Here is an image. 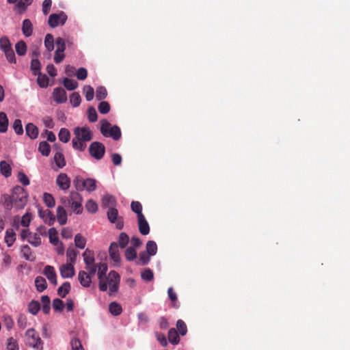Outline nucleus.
Listing matches in <instances>:
<instances>
[{
	"mask_svg": "<svg viewBox=\"0 0 350 350\" xmlns=\"http://www.w3.org/2000/svg\"><path fill=\"white\" fill-rule=\"evenodd\" d=\"M59 139L64 142L67 143L69 142L70 138V133L67 129L62 128L60 129L58 134Z\"/></svg>",
	"mask_w": 350,
	"mask_h": 350,
	"instance_id": "ea45409f",
	"label": "nucleus"
},
{
	"mask_svg": "<svg viewBox=\"0 0 350 350\" xmlns=\"http://www.w3.org/2000/svg\"><path fill=\"white\" fill-rule=\"evenodd\" d=\"M85 265L95 263L94 253L92 250L87 248L82 254Z\"/></svg>",
	"mask_w": 350,
	"mask_h": 350,
	"instance_id": "393cba45",
	"label": "nucleus"
},
{
	"mask_svg": "<svg viewBox=\"0 0 350 350\" xmlns=\"http://www.w3.org/2000/svg\"><path fill=\"white\" fill-rule=\"evenodd\" d=\"M87 211L91 213H94L98 210L97 204L92 200H89L85 204Z\"/></svg>",
	"mask_w": 350,
	"mask_h": 350,
	"instance_id": "bf43d9fd",
	"label": "nucleus"
},
{
	"mask_svg": "<svg viewBox=\"0 0 350 350\" xmlns=\"http://www.w3.org/2000/svg\"><path fill=\"white\" fill-rule=\"evenodd\" d=\"M102 203L104 207L110 208L116 205V201L113 196L106 194L103 197Z\"/></svg>",
	"mask_w": 350,
	"mask_h": 350,
	"instance_id": "c85d7f7f",
	"label": "nucleus"
},
{
	"mask_svg": "<svg viewBox=\"0 0 350 350\" xmlns=\"http://www.w3.org/2000/svg\"><path fill=\"white\" fill-rule=\"evenodd\" d=\"M70 284L68 282L63 283L57 289V294L61 297H65L70 292Z\"/></svg>",
	"mask_w": 350,
	"mask_h": 350,
	"instance_id": "7c9ffc66",
	"label": "nucleus"
},
{
	"mask_svg": "<svg viewBox=\"0 0 350 350\" xmlns=\"http://www.w3.org/2000/svg\"><path fill=\"white\" fill-rule=\"evenodd\" d=\"M54 162L57 169H62L66 165V160L63 153L60 151L55 152L53 157Z\"/></svg>",
	"mask_w": 350,
	"mask_h": 350,
	"instance_id": "bb28decb",
	"label": "nucleus"
},
{
	"mask_svg": "<svg viewBox=\"0 0 350 350\" xmlns=\"http://www.w3.org/2000/svg\"><path fill=\"white\" fill-rule=\"evenodd\" d=\"M70 102L73 107H78L81 103V96L79 93L73 92L70 96Z\"/></svg>",
	"mask_w": 350,
	"mask_h": 350,
	"instance_id": "4d7b16f0",
	"label": "nucleus"
},
{
	"mask_svg": "<svg viewBox=\"0 0 350 350\" xmlns=\"http://www.w3.org/2000/svg\"><path fill=\"white\" fill-rule=\"evenodd\" d=\"M129 241V237L125 232H121L118 237V245L121 248H124Z\"/></svg>",
	"mask_w": 350,
	"mask_h": 350,
	"instance_id": "49530a36",
	"label": "nucleus"
},
{
	"mask_svg": "<svg viewBox=\"0 0 350 350\" xmlns=\"http://www.w3.org/2000/svg\"><path fill=\"white\" fill-rule=\"evenodd\" d=\"M36 289L39 292L44 291L47 287L46 280L42 276H38L35 280Z\"/></svg>",
	"mask_w": 350,
	"mask_h": 350,
	"instance_id": "2f4dec72",
	"label": "nucleus"
},
{
	"mask_svg": "<svg viewBox=\"0 0 350 350\" xmlns=\"http://www.w3.org/2000/svg\"><path fill=\"white\" fill-rule=\"evenodd\" d=\"M37 82L40 88H46L49 85V79L46 75L39 74Z\"/></svg>",
	"mask_w": 350,
	"mask_h": 350,
	"instance_id": "13d9d810",
	"label": "nucleus"
},
{
	"mask_svg": "<svg viewBox=\"0 0 350 350\" xmlns=\"http://www.w3.org/2000/svg\"><path fill=\"white\" fill-rule=\"evenodd\" d=\"M22 31L25 37H29L33 33V25L30 20L25 19L23 21Z\"/></svg>",
	"mask_w": 350,
	"mask_h": 350,
	"instance_id": "a878e982",
	"label": "nucleus"
},
{
	"mask_svg": "<svg viewBox=\"0 0 350 350\" xmlns=\"http://www.w3.org/2000/svg\"><path fill=\"white\" fill-rule=\"evenodd\" d=\"M83 93L88 101H90L94 98V90L90 85H85L83 88Z\"/></svg>",
	"mask_w": 350,
	"mask_h": 350,
	"instance_id": "864d4df0",
	"label": "nucleus"
},
{
	"mask_svg": "<svg viewBox=\"0 0 350 350\" xmlns=\"http://www.w3.org/2000/svg\"><path fill=\"white\" fill-rule=\"evenodd\" d=\"M0 170L1 174L5 177L11 176V167L7 161H2L0 162Z\"/></svg>",
	"mask_w": 350,
	"mask_h": 350,
	"instance_id": "4c0bfd02",
	"label": "nucleus"
},
{
	"mask_svg": "<svg viewBox=\"0 0 350 350\" xmlns=\"http://www.w3.org/2000/svg\"><path fill=\"white\" fill-rule=\"evenodd\" d=\"M13 129L17 135H22L23 133V128L21 120L16 119L13 123Z\"/></svg>",
	"mask_w": 350,
	"mask_h": 350,
	"instance_id": "680f3d73",
	"label": "nucleus"
},
{
	"mask_svg": "<svg viewBox=\"0 0 350 350\" xmlns=\"http://www.w3.org/2000/svg\"><path fill=\"white\" fill-rule=\"evenodd\" d=\"M86 239L78 233L75 237V245L79 249H84L86 245Z\"/></svg>",
	"mask_w": 350,
	"mask_h": 350,
	"instance_id": "c9c22d12",
	"label": "nucleus"
},
{
	"mask_svg": "<svg viewBox=\"0 0 350 350\" xmlns=\"http://www.w3.org/2000/svg\"><path fill=\"white\" fill-rule=\"evenodd\" d=\"M137 224L139 232L143 235H147L150 232V226L144 215H139Z\"/></svg>",
	"mask_w": 350,
	"mask_h": 350,
	"instance_id": "412c9836",
	"label": "nucleus"
},
{
	"mask_svg": "<svg viewBox=\"0 0 350 350\" xmlns=\"http://www.w3.org/2000/svg\"><path fill=\"white\" fill-rule=\"evenodd\" d=\"M168 340L172 345H177L179 342V336L174 328H171L168 332Z\"/></svg>",
	"mask_w": 350,
	"mask_h": 350,
	"instance_id": "f704fd0d",
	"label": "nucleus"
},
{
	"mask_svg": "<svg viewBox=\"0 0 350 350\" xmlns=\"http://www.w3.org/2000/svg\"><path fill=\"white\" fill-rule=\"evenodd\" d=\"M90 155L96 160H100L105 155V147L98 142H92L89 147Z\"/></svg>",
	"mask_w": 350,
	"mask_h": 350,
	"instance_id": "9b49d317",
	"label": "nucleus"
},
{
	"mask_svg": "<svg viewBox=\"0 0 350 350\" xmlns=\"http://www.w3.org/2000/svg\"><path fill=\"white\" fill-rule=\"evenodd\" d=\"M53 98L57 103H64L67 100L66 91L62 88H56L53 92Z\"/></svg>",
	"mask_w": 350,
	"mask_h": 350,
	"instance_id": "f3484780",
	"label": "nucleus"
},
{
	"mask_svg": "<svg viewBox=\"0 0 350 350\" xmlns=\"http://www.w3.org/2000/svg\"><path fill=\"white\" fill-rule=\"evenodd\" d=\"M137 252L133 247H129L125 251V257L127 260L131 261L136 258Z\"/></svg>",
	"mask_w": 350,
	"mask_h": 350,
	"instance_id": "3c124183",
	"label": "nucleus"
},
{
	"mask_svg": "<svg viewBox=\"0 0 350 350\" xmlns=\"http://www.w3.org/2000/svg\"><path fill=\"white\" fill-rule=\"evenodd\" d=\"M38 215L40 218H42L44 222L49 226H51L54 224L55 221V216L53 213L49 209L38 210Z\"/></svg>",
	"mask_w": 350,
	"mask_h": 350,
	"instance_id": "a211bd4d",
	"label": "nucleus"
},
{
	"mask_svg": "<svg viewBox=\"0 0 350 350\" xmlns=\"http://www.w3.org/2000/svg\"><path fill=\"white\" fill-rule=\"evenodd\" d=\"M21 252L23 258L29 261H34L36 259L35 255L32 253L31 248L29 245H25L21 247Z\"/></svg>",
	"mask_w": 350,
	"mask_h": 350,
	"instance_id": "b1692460",
	"label": "nucleus"
},
{
	"mask_svg": "<svg viewBox=\"0 0 350 350\" xmlns=\"http://www.w3.org/2000/svg\"><path fill=\"white\" fill-rule=\"evenodd\" d=\"M7 350H19L17 340L14 338H10L7 342Z\"/></svg>",
	"mask_w": 350,
	"mask_h": 350,
	"instance_id": "e2e57ef3",
	"label": "nucleus"
},
{
	"mask_svg": "<svg viewBox=\"0 0 350 350\" xmlns=\"http://www.w3.org/2000/svg\"><path fill=\"white\" fill-rule=\"evenodd\" d=\"M15 49L18 55L23 56L27 52V44L23 40L19 41L15 44Z\"/></svg>",
	"mask_w": 350,
	"mask_h": 350,
	"instance_id": "79ce46f5",
	"label": "nucleus"
},
{
	"mask_svg": "<svg viewBox=\"0 0 350 350\" xmlns=\"http://www.w3.org/2000/svg\"><path fill=\"white\" fill-rule=\"evenodd\" d=\"M43 200L48 207L52 208L55 205V201L53 196L48 193L43 194Z\"/></svg>",
	"mask_w": 350,
	"mask_h": 350,
	"instance_id": "09e8293b",
	"label": "nucleus"
},
{
	"mask_svg": "<svg viewBox=\"0 0 350 350\" xmlns=\"http://www.w3.org/2000/svg\"><path fill=\"white\" fill-rule=\"evenodd\" d=\"M27 135L31 139H35L38 136V129L33 123H28L25 126Z\"/></svg>",
	"mask_w": 350,
	"mask_h": 350,
	"instance_id": "4be33fe9",
	"label": "nucleus"
},
{
	"mask_svg": "<svg viewBox=\"0 0 350 350\" xmlns=\"http://www.w3.org/2000/svg\"><path fill=\"white\" fill-rule=\"evenodd\" d=\"M31 3L32 0H18L16 4V8L18 9L19 12L21 13L25 12Z\"/></svg>",
	"mask_w": 350,
	"mask_h": 350,
	"instance_id": "c03bdc74",
	"label": "nucleus"
},
{
	"mask_svg": "<svg viewBox=\"0 0 350 350\" xmlns=\"http://www.w3.org/2000/svg\"><path fill=\"white\" fill-rule=\"evenodd\" d=\"M72 350H84L81 341L78 338H72L70 341Z\"/></svg>",
	"mask_w": 350,
	"mask_h": 350,
	"instance_id": "774afa93",
	"label": "nucleus"
},
{
	"mask_svg": "<svg viewBox=\"0 0 350 350\" xmlns=\"http://www.w3.org/2000/svg\"><path fill=\"white\" fill-rule=\"evenodd\" d=\"M44 46L49 52H51L54 49V38L51 34L48 33L46 35L44 38Z\"/></svg>",
	"mask_w": 350,
	"mask_h": 350,
	"instance_id": "58836bf2",
	"label": "nucleus"
},
{
	"mask_svg": "<svg viewBox=\"0 0 350 350\" xmlns=\"http://www.w3.org/2000/svg\"><path fill=\"white\" fill-rule=\"evenodd\" d=\"M146 252L149 254V256H154L157 252V246L154 241H148L146 245Z\"/></svg>",
	"mask_w": 350,
	"mask_h": 350,
	"instance_id": "a19ab883",
	"label": "nucleus"
},
{
	"mask_svg": "<svg viewBox=\"0 0 350 350\" xmlns=\"http://www.w3.org/2000/svg\"><path fill=\"white\" fill-rule=\"evenodd\" d=\"M56 216L57 221L60 225H64L66 224L67 213L63 206H57Z\"/></svg>",
	"mask_w": 350,
	"mask_h": 350,
	"instance_id": "5701e85b",
	"label": "nucleus"
},
{
	"mask_svg": "<svg viewBox=\"0 0 350 350\" xmlns=\"http://www.w3.org/2000/svg\"><path fill=\"white\" fill-rule=\"evenodd\" d=\"M60 275L63 278H70L75 275V264L66 262L59 267Z\"/></svg>",
	"mask_w": 350,
	"mask_h": 350,
	"instance_id": "4468645a",
	"label": "nucleus"
},
{
	"mask_svg": "<svg viewBox=\"0 0 350 350\" xmlns=\"http://www.w3.org/2000/svg\"><path fill=\"white\" fill-rule=\"evenodd\" d=\"M98 111L102 114H106L110 111V105L106 101H102L98 105Z\"/></svg>",
	"mask_w": 350,
	"mask_h": 350,
	"instance_id": "338daca9",
	"label": "nucleus"
},
{
	"mask_svg": "<svg viewBox=\"0 0 350 350\" xmlns=\"http://www.w3.org/2000/svg\"><path fill=\"white\" fill-rule=\"evenodd\" d=\"M109 252L110 258L113 260L114 265H118L120 262L121 258L118 250V245L116 243L113 242L111 243Z\"/></svg>",
	"mask_w": 350,
	"mask_h": 350,
	"instance_id": "dca6fc26",
	"label": "nucleus"
},
{
	"mask_svg": "<svg viewBox=\"0 0 350 350\" xmlns=\"http://www.w3.org/2000/svg\"><path fill=\"white\" fill-rule=\"evenodd\" d=\"M8 119L4 112H0V132L5 133L8 130Z\"/></svg>",
	"mask_w": 350,
	"mask_h": 350,
	"instance_id": "72a5a7b5",
	"label": "nucleus"
},
{
	"mask_svg": "<svg viewBox=\"0 0 350 350\" xmlns=\"http://www.w3.org/2000/svg\"><path fill=\"white\" fill-rule=\"evenodd\" d=\"M55 182L62 191H67L70 187V178L65 173H60L57 176Z\"/></svg>",
	"mask_w": 350,
	"mask_h": 350,
	"instance_id": "2eb2a0df",
	"label": "nucleus"
},
{
	"mask_svg": "<svg viewBox=\"0 0 350 350\" xmlns=\"http://www.w3.org/2000/svg\"><path fill=\"white\" fill-rule=\"evenodd\" d=\"M141 277L144 280L150 282L152 280L154 274L151 269H146L141 273Z\"/></svg>",
	"mask_w": 350,
	"mask_h": 350,
	"instance_id": "052dcab7",
	"label": "nucleus"
},
{
	"mask_svg": "<svg viewBox=\"0 0 350 350\" xmlns=\"http://www.w3.org/2000/svg\"><path fill=\"white\" fill-rule=\"evenodd\" d=\"M93 276L88 274L85 271H80L78 273V280L80 284L85 287L88 288L92 284V278Z\"/></svg>",
	"mask_w": 350,
	"mask_h": 350,
	"instance_id": "aec40b11",
	"label": "nucleus"
},
{
	"mask_svg": "<svg viewBox=\"0 0 350 350\" xmlns=\"http://www.w3.org/2000/svg\"><path fill=\"white\" fill-rule=\"evenodd\" d=\"M74 185L77 190H85L88 192H92L96 189V181L94 178L84 179L80 177H76L73 181Z\"/></svg>",
	"mask_w": 350,
	"mask_h": 350,
	"instance_id": "0eeeda50",
	"label": "nucleus"
},
{
	"mask_svg": "<svg viewBox=\"0 0 350 350\" xmlns=\"http://www.w3.org/2000/svg\"><path fill=\"white\" fill-rule=\"evenodd\" d=\"M88 118L90 122H94L98 119V116L95 108L90 107L88 110Z\"/></svg>",
	"mask_w": 350,
	"mask_h": 350,
	"instance_id": "0e129e2a",
	"label": "nucleus"
},
{
	"mask_svg": "<svg viewBox=\"0 0 350 350\" xmlns=\"http://www.w3.org/2000/svg\"><path fill=\"white\" fill-rule=\"evenodd\" d=\"M43 273L52 284L57 285V274L53 266L46 265L43 270Z\"/></svg>",
	"mask_w": 350,
	"mask_h": 350,
	"instance_id": "6ab92c4d",
	"label": "nucleus"
},
{
	"mask_svg": "<svg viewBox=\"0 0 350 350\" xmlns=\"http://www.w3.org/2000/svg\"><path fill=\"white\" fill-rule=\"evenodd\" d=\"M25 341L27 345L35 350H42L43 342L39 335L33 329H29L25 333Z\"/></svg>",
	"mask_w": 350,
	"mask_h": 350,
	"instance_id": "423d86ee",
	"label": "nucleus"
},
{
	"mask_svg": "<svg viewBox=\"0 0 350 350\" xmlns=\"http://www.w3.org/2000/svg\"><path fill=\"white\" fill-rule=\"evenodd\" d=\"M107 92L105 87L100 86L96 89V97L98 100H103L107 96Z\"/></svg>",
	"mask_w": 350,
	"mask_h": 350,
	"instance_id": "69168bd1",
	"label": "nucleus"
},
{
	"mask_svg": "<svg viewBox=\"0 0 350 350\" xmlns=\"http://www.w3.org/2000/svg\"><path fill=\"white\" fill-rule=\"evenodd\" d=\"M100 133L105 137H111L114 140H118L121 137L120 129L116 126H112L107 120L100 121Z\"/></svg>",
	"mask_w": 350,
	"mask_h": 350,
	"instance_id": "20e7f679",
	"label": "nucleus"
},
{
	"mask_svg": "<svg viewBox=\"0 0 350 350\" xmlns=\"http://www.w3.org/2000/svg\"><path fill=\"white\" fill-rule=\"evenodd\" d=\"M49 237L50 243L53 245H57L60 241H59L57 232L55 228H51L49 230Z\"/></svg>",
	"mask_w": 350,
	"mask_h": 350,
	"instance_id": "37998d69",
	"label": "nucleus"
},
{
	"mask_svg": "<svg viewBox=\"0 0 350 350\" xmlns=\"http://www.w3.org/2000/svg\"><path fill=\"white\" fill-rule=\"evenodd\" d=\"M108 267L106 263L100 262L97 267V275L98 279V287L100 291L105 292L107 290V284L105 281L106 273Z\"/></svg>",
	"mask_w": 350,
	"mask_h": 350,
	"instance_id": "9d476101",
	"label": "nucleus"
},
{
	"mask_svg": "<svg viewBox=\"0 0 350 350\" xmlns=\"http://www.w3.org/2000/svg\"><path fill=\"white\" fill-rule=\"evenodd\" d=\"M105 281L107 284V288H109V295H112L118 292L120 282V276L116 271H111L105 278Z\"/></svg>",
	"mask_w": 350,
	"mask_h": 350,
	"instance_id": "6e6552de",
	"label": "nucleus"
},
{
	"mask_svg": "<svg viewBox=\"0 0 350 350\" xmlns=\"http://www.w3.org/2000/svg\"><path fill=\"white\" fill-rule=\"evenodd\" d=\"M38 151L45 157H48L51 152V146L46 142H41L38 146Z\"/></svg>",
	"mask_w": 350,
	"mask_h": 350,
	"instance_id": "e433bc0d",
	"label": "nucleus"
},
{
	"mask_svg": "<svg viewBox=\"0 0 350 350\" xmlns=\"http://www.w3.org/2000/svg\"><path fill=\"white\" fill-rule=\"evenodd\" d=\"M109 310L111 314L114 316L120 315L122 312L121 305L116 301L111 302L109 304Z\"/></svg>",
	"mask_w": 350,
	"mask_h": 350,
	"instance_id": "473e14b6",
	"label": "nucleus"
},
{
	"mask_svg": "<svg viewBox=\"0 0 350 350\" xmlns=\"http://www.w3.org/2000/svg\"><path fill=\"white\" fill-rule=\"evenodd\" d=\"M67 20V16L64 12L58 14H52L49 17L48 23L50 27L54 28L59 25H63Z\"/></svg>",
	"mask_w": 350,
	"mask_h": 350,
	"instance_id": "f8f14e48",
	"label": "nucleus"
},
{
	"mask_svg": "<svg viewBox=\"0 0 350 350\" xmlns=\"http://www.w3.org/2000/svg\"><path fill=\"white\" fill-rule=\"evenodd\" d=\"M0 49L5 56L6 59L11 64L16 63V57L9 38L3 36L0 38Z\"/></svg>",
	"mask_w": 350,
	"mask_h": 350,
	"instance_id": "39448f33",
	"label": "nucleus"
},
{
	"mask_svg": "<svg viewBox=\"0 0 350 350\" xmlns=\"http://www.w3.org/2000/svg\"><path fill=\"white\" fill-rule=\"evenodd\" d=\"M176 327L179 334L181 336H185L187 332V328L185 323L183 320H178L176 323Z\"/></svg>",
	"mask_w": 350,
	"mask_h": 350,
	"instance_id": "6e6d98bb",
	"label": "nucleus"
},
{
	"mask_svg": "<svg viewBox=\"0 0 350 350\" xmlns=\"http://www.w3.org/2000/svg\"><path fill=\"white\" fill-rule=\"evenodd\" d=\"M16 240V234L12 229H8L5 231V242L8 247H11Z\"/></svg>",
	"mask_w": 350,
	"mask_h": 350,
	"instance_id": "c756f323",
	"label": "nucleus"
},
{
	"mask_svg": "<svg viewBox=\"0 0 350 350\" xmlns=\"http://www.w3.org/2000/svg\"><path fill=\"white\" fill-rule=\"evenodd\" d=\"M108 219L111 223L115 224L118 229H122L124 226L123 219L118 216V211L114 207L109 208L107 213Z\"/></svg>",
	"mask_w": 350,
	"mask_h": 350,
	"instance_id": "ddd939ff",
	"label": "nucleus"
},
{
	"mask_svg": "<svg viewBox=\"0 0 350 350\" xmlns=\"http://www.w3.org/2000/svg\"><path fill=\"white\" fill-rule=\"evenodd\" d=\"M42 305V310L44 314H48L50 311V299L47 295H44L41 298Z\"/></svg>",
	"mask_w": 350,
	"mask_h": 350,
	"instance_id": "de8ad7c7",
	"label": "nucleus"
},
{
	"mask_svg": "<svg viewBox=\"0 0 350 350\" xmlns=\"http://www.w3.org/2000/svg\"><path fill=\"white\" fill-rule=\"evenodd\" d=\"M131 207L132 211L137 214V217H139V215H144V214L142 213V206L139 202H132Z\"/></svg>",
	"mask_w": 350,
	"mask_h": 350,
	"instance_id": "603ef678",
	"label": "nucleus"
},
{
	"mask_svg": "<svg viewBox=\"0 0 350 350\" xmlns=\"http://www.w3.org/2000/svg\"><path fill=\"white\" fill-rule=\"evenodd\" d=\"M75 137L72 140V148L79 151H84L86 143L92 139V133L88 127H76L74 129Z\"/></svg>",
	"mask_w": 350,
	"mask_h": 350,
	"instance_id": "f03ea898",
	"label": "nucleus"
},
{
	"mask_svg": "<svg viewBox=\"0 0 350 350\" xmlns=\"http://www.w3.org/2000/svg\"><path fill=\"white\" fill-rule=\"evenodd\" d=\"M21 237L33 247H38L42 244V239L40 234L36 232H29L27 228L23 229L21 232Z\"/></svg>",
	"mask_w": 350,
	"mask_h": 350,
	"instance_id": "1a4fd4ad",
	"label": "nucleus"
},
{
	"mask_svg": "<svg viewBox=\"0 0 350 350\" xmlns=\"http://www.w3.org/2000/svg\"><path fill=\"white\" fill-rule=\"evenodd\" d=\"M27 198L28 195L24 188L20 186L15 187L9 199L5 200V206L8 209H22L25 206Z\"/></svg>",
	"mask_w": 350,
	"mask_h": 350,
	"instance_id": "f257e3e1",
	"label": "nucleus"
},
{
	"mask_svg": "<svg viewBox=\"0 0 350 350\" xmlns=\"http://www.w3.org/2000/svg\"><path fill=\"white\" fill-rule=\"evenodd\" d=\"M150 256H149V254L147 252H141L139 254V259L137 262V264L139 265H147L150 261Z\"/></svg>",
	"mask_w": 350,
	"mask_h": 350,
	"instance_id": "8fccbe9b",
	"label": "nucleus"
},
{
	"mask_svg": "<svg viewBox=\"0 0 350 350\" xmlns=\"http://www.w3.org/2000/svg\"><path fill=\"white\" fill-rule=\"evenodd\" d=\"M82 201L81 196L75 191L70 192L68 198H61V202L64 205L70 207L76 214H81L83 211Z\"/></svg>",
	"mask_w": 350,
	"mask_h": 350,
	"instance_id": "7ed1b4c3",
	"label": "nucleus"
},
{
	"mask_svg": "<svg viewBox=\"0 0 350 350\" xmlns=\"http://www.w3.org/2000/svg\"><path fill=\"white\" fill-rule=\"evenodd\" d=\"M63 83L68 90H74L78 86V83L76 81L68 78H65Z\"/></svg>",
	"mask_w": 350,
	"mask_h": 350,
	"instance_id": "a18cd8bd",
	"label": "nucleus"
},
{
	"mask_svg": "<svg viewBox=\"0 0 350 350\" xmlns=\"http://www.w3.org/2000/svg\"><path fill=\"white\" fill-rule=\"evenodd\" d=\"M79 252L72 247H69L66 250L67 262L75 264Z\"/></svg>",
	"mask_w": 350,
	"mask_h": 350,
	"instance_id": "cd10ccee",
	"label": "nucleus"
},
{
	"mask_svg": "<svg viewBox=\"0 0 350 350\" xmlns=\"http://www.w3.org/2000/svg\"><path fill=\"white\" fill-rule=\"evenodd\" d=\"M65 305L62 300L56 298L53 301V308L55 312H62Z\"/></svg>",
	"mask_w": 350,
	"mask_h": 350,
	"instance_id": "5fc2aeb1",
	"label": "nucleus"
}]
</instances>
